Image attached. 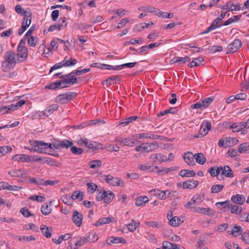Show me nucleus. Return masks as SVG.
I'll return each mask as SVG.
<instances>
[{
	"label": "nucleus",
	"mask_w": 249,
	"mask_h": 249,
	"mask_svg": "<svg viewBox=\"0 0 249 249\" xmlns=\"http://www.w3.org/2000/svg\"><path fill=\"white\" fill-rule=\"evenodd\" d=\"M105 180L108 184L112 186H123L124 184L123 180L121 178L113 177L110 175H107Z\"/></svg>",
	"instance_id": "5"
},
{
	"label": "nucleus",
	"mask_w": 249,
	"mask_h": 249,
	"mask_svg": "<svg viewBox=\"0 0 249 249\" xmlns=\"http://www.w3.org/2000/svg\"><path fill=\"white\" fill-rule=\"evenodd\" d=\"M40 230L44 236L46 238H50L52 236V228L45 225H41Z\"/></svg>",
	"instance_id": "21"
},
{
	"label": "nucleus",
	"mask_w": 249,
	"mask_h": 249,
	"mask_svg": "<svg viewBox=\"0 0 249 249\" xmlns=\"http://www.w3.org/2000/svg\"><path fill=\"white\" fill-rule=\"evenodd\" d=\"M66 75H68V76L66 77L67 84L71 86L74 84L77 83V78L75 77V74H71V72Z\"/></svg>",
	"instance_id": "25"
},
{
	"label": "nucleus",
	"mask_w": 249,
	"mask_h": 249,
	"mask_svg": "<svg viewBox=\"0 0 249 249\" xmlns=\"http://www.w3.org/2000/svg\"><path fill=\"white\" fill-rule=\"evenodd\" d=\"M83 220V215L82 213L74 211L72 215V220L73 223L78 227H80L82 224Z\"/></svg>",
	"instance_id": "12"
},
{
	"label": "nucleus",
	"mask_w": 249,
	"mask_h": 249,
	"mask_svg": "<svg viewBox=\"0 0 249 249\" xmlns=\"http://www.w3.org/2000/svg\"><path fill=\"white\" fill-rule=\"evenodd\" d=\"M231 213L241 215L242 208L237 205H233L231 208Z\"/></svg>",
	"instance_id": "58"
},
{
	"label": "nucleus",
	"mask_w": 249,
	"mask_h": 249,
	"mask_svg": "<svg viewBox=\"0 0 249 249\" xmlns=\"http://www.w3.org/2000/svg\"><path fill=\"white\" fill-rule=\"evenodd\" d=\"M52 202V201H50L49 205L46 203L43 204L41 208V212L43 214L48 215L51 213L52 210L50 206L51 205Z\"/></svg>",
	"instance_id": "27"
},
{
	"label": "nucleus",
	"mask_w": 249,
	"mask_h": 249,
	"mask_svg": "<svg viewBox=\"0 0 249 249\" xmlns=\"http://www.w3.org/2000/svg\"><path fill=\"white\" fill-rule=\"evenodd\" d=\"M149 201L148 197L145 196H141L137 198L135 202V204L137 206H143Z\"/></svg>",
	"instance_id": "30"
},
{
	"label": "nucleus",
	"mask_w": 249,
	"mask_h": 249,
	"mask_svg": "<svg viewBox=\"0 0 249 249\" xmlns=\"http://www.w3.org/2000/svg\"><path fill=\"white\" fill-rule=\"evenodd\" d=\"M243 229L241 227L235 225L234 229L231 231V234H232L234 237H236L239 234H241L243 231Z\"/></svg>",
	"instance_id": "45"
},
{
	"label": "nucleus",
	"mask_w": 249,
	"mask_h": 249,
	"mask_svg": "<svg viewBox=\"0 0 249 249\" xmlns=\"http://www.w3.org/2000/svg\"><path fill=\"white\" fill-rule=\"evenodd\" d=\"M90 71V69H85L82 70H77L75 71H73L72 72H71V74H75L76 75H80L82 74V73H85L88 72H89Z\"/></svg>",
	"instance_id": "63"
},
{
	"label": "nucleus",
	"mask_w": 249,
	"mask_h": 249,
	"mask_svg": "<svg viewBox=\"0 0 249 249\" xmlns=\"http://www.w3.org/2000/svg\"><path fill=\"white\" fill-rule=\"evenodd\" d=\"M65 67H71L75 65L77 63V59L71 57L69 60L67 59V56H66L64 60Z\"/></svg>",
	"instance_id": "35"
},
{
	"label": "nucleus",
	"mask_w": 249,
	"mask_h": 249,
	"mask_svg": "<svg viewBox=\"0 0 249 249\" xmlns=\"http://www.w3.org/2000/svg\"><path fill=\"white\" fill-rule=\"evenodd\" d=\"M83 193L81 191H74L71 196V198L73 200L78 199L81 201L83 198Z\"/></svg>",
	"instance_id": "39"
},
{
	"label": "nucleus",
	"mask_w": 249,
	"mask_h": 249,
	"mask_svg": "<svg viewBox=\"0 0 249 249\" xmlns=\"http://www.w3.org/2000/svg\"><path fill=\"white\" fill-rule=\"evenodd\" d=\"M8 174L12 177H22V179L19 181L20 182H26L27 178L25 174L22 172V170L21 169H13L8 172Z\"/></svg>",
	"instance_id": "7"
},
{
	"label": "nucleus",
	"mask_w": 249,
	"mask_h": 249,
	"mask_svg": "<svg viewBox=\"0 0 249 249\" xmlns=\"http://www.w3.org/2000/svg\"><path fill=\"white\" fill-rule=\"evenodd\" d=\"M137 116H133L127 118L125 119L122 120L120 124L122 125L123 126H125L128 124L129 123L133 122L138 118Z\"/></svg>",
	"instance_id": "38"
},
{
	"label": "nucleus",
	"mask_w": 249,
	"mask_h": 249,
	"mask_svg": "<svg viewBox=\"0 0 249 249\" xmlns=\"http://www.w3.org/2000/svg\"><path fill=\"white\" fill-rule=\"evenodd\" d=\"M211 128L212 124L210 122H203L201 125V127L199 129V134H201V135L205 136L208 134L209 131L211 129Z\"/></svg>",
	"instance_id": "10"
},
{
	"label": "nucleus",
	"mask_w": 249,
	"mask_h": 249,
	"mask_svg": "<svg viewBox=\"0 0 249 249\" xmlns=\"http://www.w3.org/2000/svg\"><path fill=\"white\" fill-rule=\"evenodd\" d=\"M238 151L240 153H243L249 151V144L247 142L243 143L238 146Z\"/></svg>",
	"instance_id": "41"
},
{
	"label": "nucleus",
	"mask_w": 249,
	"mask_h": 249,
	"mask_svg": "<svg viewBox=\"0 0 249 249\" xmlns=\"http://www.w3.org/2000/svg\"><path fill=\"white\" fill-rule=\"evenodd\" d=\"M18 53L17 54L18 63H20L25 61L28 57V49H17Z\"/></svg>",
	"instance_id": "8"
},
{
	"label": "nucleus",
	"mask_w": 249,
	"mask_h": 249,
	"mask_svg": "<svg viewBox=\"0 0 249 249\" xmlns=\"http://www.w3.org/2000/svg\"><path fill=\"white\" fill-rule=\"evenodd\" d=\"M242 46V43L240 39H235L230 44L227 48L226 53H231L236 52Z\"/></svg>",
	"instance_id": "4"
},
{
	"label": "nucleus",
	"mask_w": 249,
	"mask_h": 249,
	"mask_svg": "<svg viewBox=\"0 0 249 249\" xmlns=\"http://www.w3.org/2000/svg\"><path fill=\"white\" fill-rule=\"evenodd\" d=\"M88 191L89 193H94L97 189L98 186L93 183H88Z\"/></svg>",
	"instance_id": "54"
},
{
	"label": "nucleus",
	"mask_w": 249,
	"mask_h": 249,
	"mask_svg": "<svg viewBox=\"0 0 249 249\" xmlns=\"http://www.w3.org/2000/svg\"><path fill=\"white\" fill-rule=\"evenodd\" d=\"M156 15L158 16L159 17H161L163 18H171L173 17V14L167 12H163L161 11H159L157 13H156Z\"/></svg>",
	"instance_id": "52"
},
{
	"label": "nucleus",
	"mask_w": 249,
	"mask_h": 249,
	"mask_svg": "<svg viewBox=\"0 0 249 249\" xmlns=\"http://www.w3.org/2000/svg\"><path fill=\"white\" fill-rule=\"evenodd\" d=\"M162 248L164 249H184L179 248L177 245L169 241H164L162 243Z\"/></svg>",
	"instance_id": "34"
},
{
	"label": "nucleus",
	"mask_w": 249,
	"mask_h": 249,
	"mask_svg": "<svg viewBox=\"0 0 249 249\" xmlns=\"http://www.w3.org/2000/svg\"><path fill=\"white\" fill-rule=\"evenodd\" d=\"M212 211V210L210 208L196 207V208L195 209V212L204 213L207 215H210V212Z\"/></svg>",
	"instance_id": "40"
},
{
	"label": "nucleus",
	"mask_w": 249,
	"mask_h": 249,
	"mask_svg": "<svg viewBox=\"0 0 249 249\" xmlns=\"http://www.w3.org/2000/svg\"><path fill=\"white\" fill-rule=\"evenodd\" d=\"M77 239H78V240L76 241V243L74 244V247H72V243L71 241H69L68 249H78V248L81 246L83 245H84V243H83V238L81 237H77Z\"/></svg>",
	"instance_id": "28"
},
{
	"label": "nucleus",
	"mask_w": 249,
	"mask_h": 249,
	"mask_svg": "<svg viewBox=\"0 0 249 249\" xmlns=\"http://www.w3.org/2000/svg\"><path fill=\"white\" fill-rule=\"evenodd\" d=\"M20 212L26 217H29L34 215L26 207L21 208L20 210Z\"/></svg>",
	"instance_id": "60"
},
{
	"label": "nucleus",
	"mask_w": 249,
	"mask_h": 249,
	"mask_svg": "<svg viewBox=\"0 0 249 249\" xmlns=\"http://www.w3.org/2000/svg\"><path fill=\"white\" fill-rule=\"evenodd\" d=\"M102 163V162L101 160H93L89 161V165L90 168L95 169L100 167Z\"/></svg>",
	"instance_id": "46"
},
{
	"label": "nucleus",
	"mask_w": 249,
	"mask_h": 249,
	"mask_svg": "<svg viewBox=\"0 0 249 249\" xmlns=\"http://www.w3.org/2000/svg\"><path fill=\"white\" fill-rule=\"evenodd\" d=\"M112 221V218L110 217H104L100 218L96 222L93 224V225L98 227L104 224H109Z\"/></svg>",
	"instance_id": "19"
},
{
	"label": "nucleus",
	"mask_w": 249,
	"mask_h": 249,
	"mask_svg": "<svg viewBox=\"0 0 249 249\" xmlns=\"http://www.w3.org/2000/svg\"><path fill=\"white\" fill-rule=\"evenodd\" d=\"M18 63L17 54L12 50L7 51L4 55V60L2 63V70L4 72L8 71L13 69Z\"/></svg>",
	"instance_id": "1"
},
{
	"label": "nucleus",
	"mask_w": 249,
	"mask_h": 249,
	"mask_svg": "<svg viewBox=\"0 0 249 249\" xmlns=\"http://www.w3.org/2000/svg\"><path fill=\"white\" fill-rule=\"evenodd\" d=\"M227 154L228 157H231V158H234L235 160H237L239 157V155L238 154L236 150L233 148H230Z\"/></svg>",
	"instance_id": "43"
},
{
	"label": "nucleus",
	"mask_w": 249,
	"mask_h": 249,
	"mask_svg": "<svg viewBox=\"0 0 249 249\" xmlns=\"http://www.w3.org/2000/svg\"><path fill=\"white\" fill-rule=\"evenodd\" d=\"M12 150V148L11 146H0V157L2 156L7 153L11 152Z\"/></svg>",
	"instance_id": "44"
},
{
	"label": "nucleus",
	"mask_w": 249,
	"mask_h": 249,
	"mask_svg": "<svg viewBox=\"0 0 249 249\" xmlns=\"http://www.w3.org/2000/svg\"><path fill=\"white\" fill-rule=\"evenodd\" d=\"M184 161L189 165H194L195 162L194 161L195 156L191 152H188L184 154L183 157Z\"/></svg>",
	"instance_id": "13"
},
{
	"label": "nucleus",
	"mask_w": 249,
	"mask_h": 249,
	"mask_svg": "<svg viewBox=\"0 0 249 249\" xmlns=\"http://www.w3.org/2000/svg\"><path fill=\"white\" fill-rule=\"evenodd\" d=\"M137 64H138V62H129L127 63H124L122 65H119V70H121L124 68H132L134 67L135 66H136Z\"/></svg>",
	"instance_id": "57"
},
{
	"label": "nucleus",
	"mask_w": 249,
	"mask_h": 249,
	"mask_svg": "<svg viewBox=\"0 0 249 249\" xmlns=\"http://www.w3.org/2000/svg\"><path fill=\"white\" fill-rule=\"evenodd\" d=\"M242 128H244L243 122L233 123L229 128L232 129L233 132H237L242 130Z\"/></svg>",
	"instance_id": "26"
},
{
	"label": "nucleus",
	"mask_w": 249,
	"mask_h": 249,
	"mask_svg": "<svg viewBox=\"0 0 249 249\" xmlns=\"http://www.w3.org/2000/svg\"><path fill=\"white\" fill-rule=\"evenodd\" d=\"M222 175H225L226 177L228 178H232L234 176L232 170L228 165H225L223 168Z\"/></svg>",
	"instance_id": "29"
},
{
	"label": "nucleus",
	"mask_w": 249,
	"mask_h": 249,
	"mask_svg": "<svg viewBox=\"0 0 249 249\" xmlns=\"http://www.w3.org/2000/svg\"><path fill=\"white\" fill-rule=\"evenodd\" d=\"M55 101L57 103L66 104L69 102L66 93L60 94L56 96Z\"/></svg>",
	"instance_id": "20"
},
{
	"label": "nucleus",
	"mask_w": 249,
	"mask_h": 249,
	"mask_svg": "<svg viewBox=\"0 0 249 249\" xmlns=\"http://www.w3.org/2000/svg\"><path fill=\"white\" fill-rule=\"evenodd\" d=\"M246 198L243 195H235L232 196L231 200L237 204L239 205H242L245 202Z\"/></svg>",
	"instance_id": "17"
},
{
	"label": "nucleus",
	"mask_w": 249,
	"mask_h": 249,
	"mask_svg": "<svg viewBox=\"0 0 249 249\" xmlns=\"http://www.w3.org/2000/svg\"><path fill=\"white\" fill-rule=\"evenodd\" d=\"M63 66H65L63 60L62 61L60 62L56 63L52 67H51L49 73H51V72H52L54 70H56V69L61 68Z\"/></svg>",
	"instance_id": "64"
},
{
	"label": "nucleus",
	"mask_w": 249,
	"mask_h": 249,
	"mask_svg": "<svg viewBox=\"0 0 249 249\" xmlns=\"http://www.w3.org/2000/svg\"><path fill=\"white\" fill-rule=\"evenodd\" d=\"M198 183V181L197 180H187L183 182L182 184L181 183H178L177 186L181 187L184 189H193L197 186Z\"/></svg>",
	"instance_id": "6"
},
{
	"label": "nucleus",
	"mask_w": 249,
	"mask_h": 249,
	"mask_svg": "<svg viewBox=\"0 0 249 249\" xmlns=\"http://www.w3.org/2000/svg\"><path fill=\"white\" fill-rule=\"evenodd\" d=\"M126 243L125 239L121 237H110L107 240V245H111L112 243H122L125 244Z\"/></svg>",
	"instance_id": "16"
},
{
	"label": "nucleus",
	"mask_w": 249,
	"mask_h": 249,
	"mask_svg": "<svg viewBox=\"0 0 249 249\" xmlns=\"http://www.w3.org/2000/svg\"><path fill=\"white\" fill-rule=\"evenodd\" d=\"M107 193L106 195V197L105 198V202L106 204L109 203L114 197V195L110 191H107Z\"/></svg>",
	"instance_id": "49"
},
{
	"label": "nucleus",
	"mask_w": 249,
	"mask_h": 249,
	"mask_svg": "<svg viewBox=\"0 0 249 249\" xmlns=\"http://www.w3.org/2000/svg\"><path fill=\"white\" fill-rule=\"evenodd\" d=\"M71 151L72 154L76 155H80L82 154L83 152V150L81 148H77L75 146H71Z\"/></svg>",
	"instance_id": "55"
},
{
	"label": "nucleus",
	"mask_w": 249,
	"mask_h": 249,
	"mask_svg": "<svg viewBox=\"0 0 249 249\" xmlns=\"http://www.w3.org/2000/svg\"><path fill=\"white\" fill-rule=\"evenodd\" d=\"M58 108V106L56 104H53L49 106L45 110L41 112L42 114H39V116H46L47 117L49 116L53 112L56 110Z\"/></svg>",
	"instance_id": "11"
},
{
	"label": "nucleus",
	"mask_w": 249,
	"mask_h": 249,
	"mask_svg": "<svg viewBox=\"0 0 249 249\" xmlns=\"http://www.w3.org/2000/svg\"><path fill=\"white\" fill-rule=\"evenodd\" d=\"M30 200H36L39 202H43L45 200V197L41 196L34 195L29 197Z\"/></svg>",
	"instance_id": "59"
},
{
	"label": "nucleus",
	"mask_w": 249,
	"mask_h": 249,
	"mask_svg": "<svg viewBox=\"0 0 249 249\" xmlns=\"http://www.w3.org/2000/svg\"><path fill=\"white\" fill-rule=\"evenodd\" d=\"M115 141L122 146H132L131 142H130L129 138H123L121 137H116Z\"/></svg>",
	"instance_id": "14"
},
{
	"label": "nucleus",
	"mask_w": 249,
	"mask_h": 249,
	"mask_svg": "<svg viewBox=\"0 0 249 249\" xmlns=\"http://www.w3.org/2000/svg\"><path fill=\"white\" fill-rule=\"evenodd\" d=\"M196 162L200 165H203L206 161V159L202 153L194 154Z\"/></svg>",
	"instance_id": "24"
},
{
	"label": "nucleus",
	"mask_w": 249,
	"mask_h": 249,
	"mask_svg": "<svg viewBox=\"0 0 249 249\" xmlns=\"http://www.w3.org/2000/svg\"><path fill=\"white\" fill-rule=\"evenodd\" d=\"M204 61V59L203 57L200 56L197 58H194L192 61L190 62L188 64V67L190 68H194V67H196L199 66L201 63Z\"/></svg>",
	"instance_id": "23"
},
{
	"label": "nucleus",
	"mask_w": 249,
	"mask_h": 249,
	"mask_svg": "<svg viewBox=\"0 0 249 249\" xmlns=\"http://www.w3.org/2000/svg\"><path fill=\"white\" fill-rule=\"evenodd\" d=\"M68 75H62L60 77V80H57L55 83V87L57 89H61L62 86V84H67L66 81V77H67Z\"/></svg>",
	"instance_id": "37"
},
{
	"label": "nucleus",
	"mask_w": 249,
	"mask_h": 249,
	"mask_svg": "<svg viewBox=\"0 0 249 249\" xmlns=\"http://www.w3.org/2000/svg\"><path fill=\"white\" fill-rule=\"evenodd\" d=\"M37 144L36 146L37 147V149H40L39 151H38L39 153H46V152L45 151V148L44 145V142L42 141H38L37 142Z\"/></svg>",
	"instance_id": "50"
},
{
	"label": "nucleus",
	"mask_w": 249,
	"mask_h": 249,
	"mask_svg": "<svg viewBox=\"0 0 249 249\" xmlns=\"http://www.w3.org/2000/svg\"><path fill=\"white\" fill-rule=\"evenodd\" d=\"M223 188L224 185H213V186H212L211 188V192L212 193H217L221 191Z\"/></svg>",
	"instance_id": "56"
},
{
	"label": "nucleus",
	"mask_w": 249,
	"mask_h": 249,
	"mask_svg": "<svg viewBox=\"0 0 249 249\" xmlns=\"http://www.w3.org/2000/svg\"><path fill=\"white\" fill-rule=\"evenodd\" d=\"M15 11L20 15H28V13L25 11L20 5L18 4L15 6Z\"/></svg>",
	"instance_id": "51"
},
{
	"label": "nucleus",
	"mask_w": 249,
	"mask_h": 249,
	"mask_svg": "<svg viewBox=\"0 0 249 249\" xmlns=\"http://www.w3.org/2000/svg\"><path fill=\"white\" fill-rule=\"evenodd\" d=\"M163 157L166 158V156H164L160 154H155L151 155L149 158L151 160L156 159L159 161H165V159L163 158Z\"/></svg>",
	"instance_id": "53"
},
{
	"label": "nucleus",
	"mask_w": 249,
	"mask_h": 249,
	"mask_svg": "<svg viewBox=\"0 0 249 249\" xmlns=\"http://www.w3.org/2000/svg\"><path fill=\"white\" fill-rule=\"evenodd\" d=\"M88 148L92 149L93 150L103 149L102 145L99 142L95 141L89 142V144H88Z\"/></svg>",
	"instance_id": "33"
},
{
	"label": "nucleus",
	"mask_w": 249,
	"mask_h": 249,
	"mask_svg": "<svg viewBox=\"0 0 249 249\" xmlns=\"http://www.w3.org/2000/svg\"><path fill=\"white\" fill-rule=\"evenodd\" d=\"M178 175L182 177H194L196 173L193 170L183 169L179 172Z\"/></svg>",
	"instance_id": "32"
},
{
	"label": "nucleus",
	"mask_w": 249,
	"mask_h": 249,
	"mask_svg": "<svg viewBox=\"0 0 249 249\" xmlns=\"http://www.w3.org/2000/svg\"><path fill=\"white\" fill-rule=\"evenodd\" d=\"M31 13H28V15H24L21 23V28L18 31L19 35H22L26 31L27 28L30 26L31 23Z\"/></svg>",
	"instance_id": "3"
},
{
	"label": "nucleus",
	"mask_w": 249,
	"mask_h": 249,
	"mask_svg": "<svg viewBox=\"0 0 249 249\" xmlns=\"http://www.w3.org/2000/svg\"><path fill=\"white\" fill-rule=\"evenodd\" d=\"M223 50V47L220 45H214L209 47L208 50L211 53H215L217 52H221Z\"/></svg>",
	"instance_id": "48"
},
{
	"label": "nucleus",
	"mask_w": 249,
	"mask_h": 249,
	"mask_svg": "<svg viewBox=\"0 0 249 249\" xmlns=\"http://www.w3.org/2000/svg\"><path fill=\"white\" fill-rule=\"evenodd\" d=\"M190 61L191 58L188 56H185V57H177V60H176V61L180 64H184Z\"/></svg>",
	"instance_id": "61"
},
{
	"label": "nucleus",
	"mask_w": 249,
	"mask_h": 249,
	"mask_svg": "<svg viewBox=\"0 0 249 249\" xmlns=\"http://www.w3.org/2000/svg\"><path fill=\"white\" fill-rule=\"evenodd\" d=\"M183 221L181 220L180 217L178 216H174L169 219V224L173 227L178 226L179 224L182 223Z\"/></svg>",
	"instance_id": "31"
},
{
	"label": "nucleus",
	"mask_w": 249,
	"mask_h": 249,
	"mask_svg": "<svg viewBox=\"0 0 249 249\" xmlns=\"http://www.w3.org/2000/svg\"><path fill=\"white\" fill-rule=\"evenodd\" d=\"M140 224L139 222H136L133 219H132L130 223L126 225V226L129 231L130 232H133L139 227Z\"/></svg>",
	"instance_id": "36"
},
{
	"label": "nucleus",
	"mask_w": 249,
	"mask_h": 249,
	"mask_svg": "<svg viewBox=\"0 0 249 249\" xmlns=\"http://www.w3.org/2000/svg\"><path fill=\"white\" fill-rule=\"evenodd\" d=\"M214 97H210L206 98L204 100H200L191 105V108L192 109H205L208 107L211 103L214 100Z\"/></svg>",
	"instance_id": "2"
},
{
	"label": "nucleus",
	"mask_w": 249,
	"mask_h": 249,
	"mask_svg": "<svg viewBox=\"0 0 249 249\" xmlns=\"http://www.w3.org/2000/svg\"><path fill=\"white\" fill-rule=\"evenodd\" d=\"M230 203H231L230 201L229 200H227L225 201L217 202L215 204V205L218 208L226 209L229 207V206L230 205Z\"/></svg>",
	"instance_id": "47"
},
{
	"label": "nucleus",
	"mask_w": 249,
	"mask_h": 249,
	"mask_svg": "<svg viewBox=\"0 0 249 249\" xmlns=\"http://www.w3.org/2000/svg\"><path fill=\"white\" fill-rule=\"evenodd\" d=\"M71 238V234L70 233H66L65 235H60L57 239L53 238L52 241L54 244L58 245L61 244L63 240H67Z\"/></svg>",
	"instance_id": "22"
},
{
	"label": "nucleus",
	"mask_w": 249,
	"mask_h": 249,
	"mask_svg": "<svg viewBox=\"0 0 249 249\" xmlns=\"http://www.w3.org/2000/svg\"><path fill=\"white\" fill-rule=\"evenodd\" d=\"M120 80V77L119 75H116V76H112L109 77L107 79L103 81L102 82V84H105V82H106L107 83H108L109 85H111L112 84L111 83L110 81H114V80Z\"/></svg>",
	"instance_id": "62"
},
{
	"label": "nucleus",
	"mask_w": 249,
	"mask_h": 249,
	"mask_svg": "<svg viewBox=\"0 0 249 249\" xmlns=\"http://www.w3.org/2000/svg\"><path fill=\"white\" fill-rule=\"evenodd\" d=\"M221 20L218 17L214 19L211 25L207 28V30L205 31L200 33L201 35L208 34L212 31L217 28L222 27V23H219Z\"/></svg>",
	"instance_id": "9"
},
{
	"label": "nucleus",
	"mask_w": 249,
	"mask_h": 249,
	"mask_svg": "<svg viewBox=\"0 0 249 249\" xmlns=\"http://www.w3.org/2000/svg\"><path fill=\"white\" fill-rule=\"evenodd\" d=\"M150 193L152 195L157 196L161 199H165L166 198L167 191H163L159 189H153L150 191Z\"/></svg>",
	"instance_id": "18"
},
{
	"label": "nucleus",
	"mask_w": 249,
	"mask_h": 249,
	"mask_svg": "<svg viewBox=\"0 0 249 249\" xmlns=\"http://www.w3.org/2000/svg\"><path fill=\"white\" fill-rule=\"evenodd\" d=\"M12 159L16 161L29 162L31 160V157L26 154H18L13 156Z\"/></svg>",
	"instance_id": "15"
},
{
	"label": "nucleus",
	"mask_w": 249,
	"mask_h": 249,
	"mask_svg": "<svg viewBox=\"0 0 249 249\" xmlns=\"http://www.w3.org/2000/svg\"><path fill=\"white\" fill-rule=\"evenodd\" d=\"M73 145V143L71 141H70L68 140H64L61 141L60 143V148H68L71 147Z\"/></svg>",
	"instance_id": "42"
}]
</instances>
